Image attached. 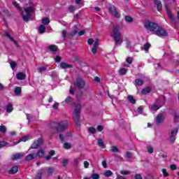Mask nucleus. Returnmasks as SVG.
<instances>
[{"label": "nucleus", "instance_id": "obj_1", "mask_svg": "<svg viewBox=\"0 0 179 179\" xmlns=\"http://www.w3.org/2000/svg\"><path fill=\"white\" fill-rule=\"evenodd\" d=\"M120 30L121 27L120 26L114 27L112 30V34L115 44H122V41H124L122 35H121V32L120 31Z\"/></svg>", "mask_w": 179, "mask_h": 179}, {"label": "nucleus", "instance_id": "obj_2", "mask_svg": "<svg viewBox=\"0 0 179 179\" xmlns=\"http://www.w3.org/2000/svg\"><path fill=\"white\" fill-rule=\"evenodd\" d=\"M74 106L76 107L73 113L74 122L77 127H79L80 125V110H82V106L80 103H74Z\"/></svg>", "mask_w": 179, "mask_h": 179}, {"label": "nucleus", "instance_id": "obj_3", "mask_svg": "<svg viewBox=\"0 0 179 179\" xmlns=\"http://www.w3.org/2000/svg\"><path fill=\"white\" fill-rule=\"evenodd\" d=\"M159 24L156 22H152L150 20L146 21L144 23V27L148 30V31H152V34H155L156 30H157Z\"/></svg>", "mask_w": 179, "mask_h": 179}, {"label": "nucleus", "instance_id": "obj_4", "mask_svg": "<svg viewBox=\"0 0 179 179\" xmlns=\"http://www.w3.org/2000/svg\"><path fill=\"white\" fill-rule=\"evenodd\" d=\"M24 10L25 12V14L22 12L21 13L22 17L24 22H29V20H30V16H31V12L34 10V8L33 7H27L24 8Z\"/></svg>", "mask_w": 179, "mask_h": 179}, {"label": "nucleus", "instance_id": "obj_5", "mask_svg": "<svg viewBox=\"0 0 179 179\" xmlns=\"http://www.w3.org/2000/svg\"><path fill=\"white\" fill-rule=\"evenodd\" d=\"M73 85L77 89H85L86 86V81L82 76L77 77L76 80L73 82Z\"/></svg>", "mask_w": 179, "mask_h": 179}, {"label": "nucleus", "instance_id": "obj_6", "mask_svg": "<svg viewBox=\"0 0 179 179\" xmlns=\"http://www.w3.org/2000/svg\"><path fill=\"white\" fill-rule=\"evenodd\" d=\"M69 127V123L68 122V120H63L59 122H57V127H56V129L57 132L65 131Z\"/></svg>", "mask_w": 179, "mask_h": 179}, {"label": "nucleus", "instance_id": "obj_7", "mask_svg": "<svg viewBox=\"0 0 179 179\" xmlns=\"http://www.w3.org/2000/svg\"><path fill=\"white\" fill-rule=\"evenodd\" d=\"M154 34L158 36V37H167V36H169V33H167V31L159 25Z\"/></svg>", "mask_w": 179, "mask_h": 179}, {"label": "nucleus", "instance_id": "obj_8", "mask_svg": "<svg viewBox=\"0 0 179 179\" xmlns=\"http://www.w3.org/2000/svg\"><path fill=\"white\" fill-rule=\"evenodd\" d=\"M109 10L112 13L113 16H114V17H117V19L120 17V13H118V11H117L115 6H110Z\"/></svg>", "mask_w": 179, "mask_h": 179}, {"label": "nucleus", "instance_id": "obj_9", "mask_svg": "<svg viewBox=\"0 0 179 179\" xmlns=\"http://www.w3.org/2000/svg\"><path fill=\"white\" fill-rule=\"evenodd\" d=\"M177 134H178V129H174L171 131L169 137V141H171V142H176V136H177Z\"/></svg>", "mask_w": 179, "mask_h": 179}, {"label": "nucleus", "instance_id": "obj_10", "mask_svg": "<svg viewBox=\"0 0 179 179\" xmlns=\"http://www.w3.org/2000/svg\"><path fill=\"white\" fill-rule=\"evenodd\" d=\"M41 145H43V139L38 138L31 145V149H38V148H40Z\"/></svg>", "mask_w": 179, "mask_h": 179}, {"label": "nucleus", "instance_id": "obj_11", "mask_svg": "<svg viewBox=\"0 0 179 179\" xmlns=\"http://www.w3.org/2000/svg\"><path fill=\"white\" fill-rule=\"evenodd\" d=\"M23 157H24V153H15L12 155L11 160H19Z\"/></svg>", "mask_w": 179, "mask_h": 179}, {"label": "nucleus", "instance_id": "obj_12", "mask_svg": "<svg viewBox=\"0 0 179 179\" xmlns=\"http://www.w3.org/2000/svg\"><path fill=\"white\" fill-rule=\"evenodd\" d=\"M156 103L158 104V106H160V107L164 106L166 103V97H164L163 95L160 96L159 98L156 101Z\"/></svg>", "mask_w": 179, "mask_h": 179}, {"label": "nucleus", "instance_id": "obj_13", "mask_svg": "<svg viewBox=\"0 0 179 179\" xmlns=\"http://www.w3.org/2000/svg\"><path fill=\"white\" fill-rule=\"evenodd\" d=\"M157 124L159 125L162 124L163 121H164V115L163 113H159L156 117Z\"/></svg>", "mask_w": 179, "mask_h": 179}, {"label": "nucleus", "instance_id": "obj_14", "mask_svg": "<svg viewBox=\"0 0 179 179\" xmlns=\"http://www.w3.org/2000/svg\"><path fill=\"white\" fill-rule=\"evenodd\" d=\"M154 1L155 5L157 6L158 12H160L162 9H163V5L162 4V1L160 0H152Z\"/></svg>", "mask_w": 179, "mask_h": 179}, {"label": "nucleus", "instance_id": "obj_15", "mask_svg": "<svg viewBox=\"0 0 179 179\" xmlns=\"http://www.w3.org/2000/svg\"><path fill=\"white\" fill-rule=\"evenodd\" d=\"M34 159H36V152L29 154L28 155H27L25 157V160L27 162H30L31 160H34Z\"/></svg>", "mask_w": 179, "mask_h": 179}, {"label": "nucleus", "instance_id": "obj_16", "mask_svg": "<svg viewBox=\"0 0 179 179\" xmlns=\"http://www.w3.org/2000/svg\"><path fill=\"white\" fill-rule=\"evenodd\" d=\"M60 67L62 69H71V68H73V65L72 64H69L68 63L66 62H62L60 64Z\"/></svg>", "mask_w": 179, "mask_h": 179}, {"label": "nucleus", "instance_id": "obj_17", "mask_svg": "<svg viewBox=\"0 0 179 179\" xmlns=\"http://www.w3.org/2000/svg\"><path fill=\"white\" fill-rule=\"evenodd\" d=\"M44 173H45V169L44 168L41 169L40 172H38L36 174L35 179H42L43 175L44 174Z\"/></svg>", "mask_w": 179, "mask_h": 179}, {"label": "nucleus", "instance_id": "obj_18", "mask_svg": "<svg viewBox=\"0 0 179 179\" xmlns=\"http://www.w3.org/2000/svg\"><path fill=\"white\" fill-rule=\"evenodd\" d=\"M19 171V166H13L10 170L8 171V174H16Z\"/></svg>", "mask_w": 179, "mask_h": 179}, {"label": "nucleus", "instance_id": "obj_19", "mask_svg": "<svg viewBox=\"0 0 179 179\" xmlns=\"http://www.w3.org/2000/svg\"><path fill=\"white\" fill-rule=\"evenodd\" d=\"M44 155H45L44 150L41 149L37 152H36V157H39V159H41L44 157Z\"/></svg>", "mask_w": 179, "mask_h": 179}, {"label": "nucleus", "instance_id": "obj_20", "mask_svg": "<svg viewBox=\"0 0 179 179\" xmlns=\"http://www.w3.org/2000/svg\"><path fill=\"white\" fill-rule=\"evenodd\" d=\"M17 79H18V80H24L26 79V74L22 72L18 73L17 74Z\"/></svg>", "mask_w": 179, "mask_h": 179}, {"label": "nucleus", "instance_id": "obj_21", "mask_svg": "<svg viewBox=\"0 0 179 179\" xmlns=\"http://www.w3.org/2000/svg\"><path fill=\"white\" fill-rule=\"evenodd\" d=\"M127 100L131 104H136V99H135L132 95H129L127 96Z\"/></svg>", "mask_w": 179, "mask_h": 179}, {"label": "nucleus", "instance_id": "obj_22", "mask_svg": "<svg viewBox=\"0 0 179 179\" xmlns=\"http://www.w3.org/2000/svg\"><path fill=\"white\" fill-rule=\"evenodd\" d=\"M150 92H152L151 87H147L141 90L142 94H148Z\"/></svg>", "mask_w": 179, "mask_h": 179}, {"label": "nucleus", "instance_id": "obj_23", "mask_svg": "<svg viewBox=\"0 0 179 179\" xmlns=\"http://www.w3.org/2000/svg\"><path fill=\"white\" fill-rule=\"evenodd\" d=\"M14 93L15 96H20L22 93V88L20 87H16L14 90Z\"/></svg>", "mask_w": 179, "mask_h": 179}, {"label": "nucleus", "instance_id": "obj_24", "mask_svg": "<svg viewBox=\"0 0 179 179\" xmlns=\"http://www.w3.org/2000/svg\"><path fill=\"white\" fill-rule=\"evenodd\" d=\"M151 45L149 43H145L143 47H141V50H144V51H146L148 52V51H149V48H150Z\"/></svg>", "mask_w": 179, "mask_h": 179}, {"label": "nucleus", "instance_id": "obj_25", "mask_svg": "<svg viewBox=\"0 0 179 179\" xmlns=\"http://www.w3.org/2000/svg\"><path fill=\"white\" fill-rule=\"evenodd\" d=\"M49 50L52 51V52H57V51H58V47L55 45H51L49 46Z\"/></svg>", "mask_w": 179, "mask_h": 179}, {"label": "nucleus", "instance_id": "obj_26", "mask_svg": "<svg viewBox=\"0 0 179 179\" xmlns=\"http://www.w3.org/2000/svg\"><path fill=\"white\" fill-rule=\"evenodd\" d=\"M127 71L128 70L127 69L122 68L119 70V75L124 76V75H127Z\"/></svg>", "mask_w": 179, "mask_h": 179}, {"label": "nucleus", "instance_id": "obj_27", "mask_svg": "<svg viewBox=\"0 0 179 179\" xmlns=\"http://www.w3.org/2000/svg\"><path fill=\"white\" fill-rule=\"evenodd\" d=\"M97 143H98V145L100 146V148H102L103 149L106 148V145H104V142L103 141V139L99 138Z\"/></svg>", "mask_w": 179, "mask_h": 179}, {"label": "nucleus", "instance_id": "obj_28", "mask_svg": "<svg viewBox=\"0 0 179 179\" xmlns=\"http://www.w3.org/2000/svg\"><path fill=\"white\" fill-rule=\"evenodd\" d=\"M135 85L137 86H142V85H143V80L142 79L135 80Z\"/></svg>", "mask_w": 179, "mask_h": 179}, {"label": "nucleus", "instance_id": "obj_29", "mask_svg": "<svg viewBox=\"0 0 179 179\" xmlns=\"http://www.w3.org/2000/svg\"><path fill=\"white\" fill-rule=\"evenodd\" d=\"M39 33L41 34H43V33H45V26L44 24H41L39 27Z\"/></svg>", "mask_w": 179, "mask_h": 179}, {"label": "nucleus", "instance_id": "obj_30", "mask_svg": "<svg viewBox=\"0 0 179 179\" xmlns=\"http://www.w3.org/2000/svg\"><path fill=\"white\" fill-rule=\"evenodd\" d=\"M110 152H113V153H118L120 152V149H118L117 146L113 145L111 147Z\"/></svg>", "mask_w": 179, "mask_h": 179}, {"label": "nucleus", "instance_id": "obj_31", "mask_svg": "<svg viewBox=\"0 0 179 179\" xmlns=\"http://www.w3.org/2000/svg\"><path fill=\"white\" fill-rule=\"evenodd\" d=\"M5 36H6V37H8V38H9V40H10L11 41H13L14 44H17V41H15V39H13V38H12V36H10V34H9V33L5 32Z\"/></svg>", "mask_w": 179, "mask_h": 179}, {"label": "nucleus", "instance_id": "obj_32", "mask_svg": "<svg viewBox=\"0 0 179 179\" xmlns=\"http://www.w3.org/2000/svg\"><path fill=\"white\" fill-rule=\"evenodd\" d=\"M42 24H45V25L49 24H50V18H48V17L42 18Z\"/></svg>", "mask_w": 179, "mask_h": 179}, {"label": "nucleus", "instance_id": "obj_33", "mask_svg": "<svg viewBox=\"0 0 179 179\" xmlns=\"http://www.w3.org/2000/svg\"><path fill=\"white\" fill-rule=\"evenodd\" d=\"M6 111L7 113H12V111H13V106L11 103H8V105L7 106Z\"/></svg>", "mask_w": 179, "mask_h": 179}, {"label": "nucleus", "instance_id": "obj_34", "mask_svg": "<svg viewBox=\"0 0 179 179\" xmlns=\"http://www.w3.org/2000/svg\"><path fill=\"white\" fill-rule=\"evenodd\" d=\"M160 107H162V106H160V105L157 106L156 104H154L151 106V110L152 111H157V110H159V108H160Z\"/></svg>", "mask_w": 179, "mask_h": 179}, {"label": "nucleus", "instance_id": "obj_35", "mask_svg": "<svg viewBox=\"0 0 179 179\" xmlns=\"http://www.w3.org/2000/svg\"><path fill=\"white\" fill-rule=\"evenodd\" d=\"M103 176H105V177H111V176H113V171L108 170L105 171Z\"/></svg>", "mask_w": 179, "mask_h": 179}, {"label": "nucleus", "instance_id": "obj_36", "mask_svg": "<svg viewBox=\"0 0 179 179\" xmlns=\"http://www.w3.org/2000/svg\"><path fill=\"white\" fill-rule=\"evenodd\" d=\"M54 171H55V169L52 167H49L47 169V173L49 176H51L54 173Z\"/></svg>", "mask_w": 179, "mask_h": 179}, {"label": "nucleus", "instance_id": "obj_37", "mask_svg": "<svg viewBox=\"0 0 179 179\" xmlns=\"http://www.w3.org/2000/svg\"><path fill=\"white\" fill-rule=\"evenodd\" d=\"M125 20L128 23H132V22H134V19L131 16H128V15L125 17Z\"/></svg>", "mask_w": 179, "mask_h": 179}, {"label": "nucleus", "instance_id": "obj_38", "mask_svg": "<svg viewBox=\"0 0 179 179\" xmlns=\"http://www.w3.org/2000/svg\"><path fill=\"white\" fill-rule=\"evenodd\" d=\"M88 131L90 132V134H96V128L93 127H89Z\"/></svg>", "mask_w": 179, "mask_h": 179}, {"label": "nucleus", "instance_id": "obj_39", "mask_svg": "<svg viewBox=\"0 0 179 179\" xmlns=\"http://www.w3.org/2000/svg\"><path fill=\"white\" fill-rule=\"evenodd\" d=\"M73 101V99L72 98V96H67L64 100L65 103H72Z\"/></svg>", "mask_w": 179, "mask_h": 179}, {"label": "nucleus", "instance_id": "obj_40", "mask_svg": "<svg viewBox=\"0 0 179 179\" xmlns=\"http://www.w3.org/2000/svg\"><path fill=\"white\" fill-rule=\"evenodd\" d=\"M45 71H47V67L45 66H41L38 68V72H39V73H41V72H45Z\"/></svg>", "mask_w": 179, "mask_h": 179}, {"label": "nucleus", "instance_id": "obj_41", "mask_svg": "<svg viewBox=\"0 0 179 179\" xmlns=\"http://www.w3.org/2000/svg\"><path fill=\"white\" fill-rule=\"evenodd\" d=\"M168 17L171 20V22H173V23H176V19L173 17V15L171 14V13H168Z\"/></svg>", "mask_w": 179, "mask_h": 179}, {"label": "nucleus", "instance_id": "obj_42", "mask_svg": "<svg viewBox=\"0 0 179 179\" xmlns=\"http://www.w3.org/2000/svg\"><path fill=\"white\" fill-rule=\"evenodd\" d=\"M63 148L64 149H71L72 148V146L71 145V144L69 143H64Z\"/></svg>", "mask_w": 179, "mask_h": 179}, {"label": "nucleus", "instance_id": "obj_43", "mask_svg": "<svg viewBox=\"0 0 179 179\" xmlns=\"http://www.w3.org/2000/svg\"><path fill=\"white\" fill-rule=\"evenodd\" d=\"M76 34H78V29H75L69 34V38H72L73 36H76Z\"/></svg>", "mask_w": 179, "mask_h": 179}, {"label": "nucleus", "instance_id": "obj_44", "mask_svg": "<svg viewBox=\"0 0 179 179\" xmlns=\"http://www.w3.org/2000/svg\"><path fill=\"white\" fill-rule=\"evenodd\" d=\"M120 174H122V176H128V175L131 174V171H121Z\"/></svg>", "mask_w": 179, "mask_h": 179}, {"label": "nucleus", "instance_id": "obj_45", "mask_svg": "<svg viewBox=\"0 0 179 179\" xmlns=\"http://www.w3.org/2000/svg\"><path fill=\"white\" fill-rule=\"evenodd\" d=\"M0 132H2V134H5V132H6V127L3 125L0 126Z\"/></svg>", "mask_w": 179, "mask_h": 179}, {"label": "nucleus", "instance_id": "obj_46", "mask_svg": "<svg viewBox=\"0 0 179 179\" xmlns=\"http://www.w3.org/2000/svg\"><path fill=\"white\" fill-rule=\"evenodd\" d=\"M162 174H163L164 177H169V173H167V169H163Z\"/></svg>", "mask_w": 179, "mask_h": 179}, {"label": "nucleus", "instance_id": "obj_47", "mask_svg": "<svg viewBox=\"0 0 179 179\" xmlns=\"http://www.w3.org/2000/svg\"><path fill=\"white\" fill-rule=\"evenodd\" d=\"M147 149H148V153H150V154L153 153V147H152V145H148L147 147Z\"/></svg>", "mask_w": 179, "mask_h": 179}, {"label": "nucleus", "instance_id": "obj_48", "mask_svg": "<svg viewBox=\"0 0 179 179\" xmlns=\"http://www.w3.org/2000/svg\"><path fill=\"white\" fill-rule=\"evenodd\" d=\"M62 59V58H61L59 55H57L55 57V62H61Z\"/></svg>", "mask_w": 179, "mask_h": 179}, {"label": "nucleus", "instance_id": "obj_49", "mask_svg": "<svg viewBox=\"0 0 179 179\" xmlns=\"http://www.w3.org/2000/svg\"><path fill=\"white\" fill-rule=\"evenodd\" d=\"M27 139H29V137L24 136V137L20 138L18 142H26V141H27Z\"/></svg>", "mask_w": 179, "mask_h": 179}, {"label": "nucleus", "instance_id": "obj_50", "mask_svg": "<svg viewBox=\"0 0 179 179\" xmlns=\"http://www.w3.org/2000/svg\"><path fill=\"white\" fill-rule=\"evenodd\" d=\"M91 177L92 179H99L100 178V176L97 173L92 174Z\"/></svg>", "mask_w": 179, "mask_h": 179}, {"label": "nucleus", "instance_id": "obj_51", "mask_svg": "<svg viewBox=\"0 0 179 179\" xmlns=\"http://www.w3.org/2000/svg\"><path fill=\"white\" fill-rule=\"evenodd\" d=\"M10 65L12 69H15V68H16V62H10Z\"/></svg>", "mask_w": 179, "mask_h": 179}, {"label": "nucleus", "instance_id": "obj_52", "mask_svg": "<svg viewBox=\"0 0 179 179\" xmlns=\"http://www.w3.org/2000/svg\"><path fill=\"white\" fill-rule=\"evenodd\" d=\"M143 111V108H142V106H139L136 110V112L138 113V114H142Z\"/></svg>", "mask_w": 179, "mask_h": 179}, {"label": "nucleus", "instance_id": "obj_53", "mask_svg": "<svg viewBox=\"0 0 179 179\" xmlns=\"http://www.w3.org/2000/svg\"><path fill=\"white\" fill-rule=\"evenodd\" d=\"M69 12H71V13H73V12H75V7H73V6H70L69 7Z\"/></svg>", "mask_w": 179, "mask_h": 179}, {"label": "nucleus", "instance_id": "obj_54", "mask_svg": "<svg viewBox=\"0 0 179 179\" xmlns=\"http://www.w3.org/2000/svg\"><path fill=\"white\" fill-rule=\"evenodd\" d=\"M97 48L98 46H94L92 49V54H96V52H97Z\"/></svg>", "mask_w": 179, "mask_h": 179}, {"label": "nucleus", "instance_id": "obj_55", "mask_svg": "<svg viewBox=\"0 0 179 179\" xmlns=\"http://www.w3.org/2000/svg\"><path fill=\"white\" fill-rule=\"evenodd\" d=\"M62 37L63 38L64 40H65V37H66V31L63 30L62 31Z\"/></svg>", "mask_w": 179, "mask_h": 179}, {"label": "nucleus", "instance_id": "obj_56", "mask_svg": "<svg viewBox=\"0 0 179 179\" xmlns=\"http://www.w3.org/2000/svg\"><path fill=\"white\" fill-rule=\"evenodd\" d=\"M68 163H69V159H63L62 164L64 167H65V166H66V164H68Z\"/></svg>", "mask_w": 179, "mask_h": 179}, {"label": "nucleus", "instance_id": "obj_57", "mask_svg": "<svg viewBox=\"0 0 179 179\" xmlns=\"http://www.w3.org/2000/svg\"><path fill=\"white\" fill-rule=\"evenodd\" d=\"M102 166L103 169H107V161L106 159L102 161Z\"/></svg>", "mask_w": 179, "mask_h": 179}, {"label": "nucleus", "instance_id": "obj_58", "mask_svg": "<svg viewBox=\"0 0 179 179\" xmlns=\"http://www.w3.org/2000/svg\"><path fill=\"white\" fill-rule=\"evenodd\" d=\"M126 62H127V64H129V65H131V64H132V57H127L126 59Z\"/></svg>", "mask_w": 179, "mask_h": 179}, {"label": "nucleus", "instance_id": "obj_59", "mask_svg": "<svg viewBox=\"0 0 179 179\" xmlns=\"http://www.w3.org/2000/svg\"><path fill=\"white\" fill-rule=\"evenodd\" d=\"M7 143L6 141H0V148H3V146H6Z\"/></svg>", "mask_w": 179, "mask_h": 179}, {"label": "nucleus", "instance_id": "obj_60", "mask_svg": "<svg viewBox=\"0 0 179 179\" xmlns=\"http://www.w3.org/2000/svg\"><path fill=\"white\" fill-rule=\"evenodd\" d=\"M59 106V103H55L52 106L53 108H55V110H58V106Z\"/></svg>", "mask_w": 179, "mask_h": 179}, {"label": "nucleus", "instance_id": "obj_61", "mask_svg": "<svg viewBox=\"0 0 179 179\" xmlns=\"http://www.w3.org/2000/svg\"><path fill=\"white\" fill-rule=\"evenodd\" d=\"M126 155L128 159H131V157H132V153L131 152H126Z\"/></svg>", "mask_w": 179, "mask_h": 179}, {"label": "nucleus", "instance_id": "obj_62", "mask_svg": "<svg viewBox=\"0 0 179 179\" xmlns=\"http://www.w3.org/2000/svg\"><path fill=\"white\" fill-rule=\"evenodd\" d=\"M87 43L88 44H90V45H91V44H93V43H94V40L93 38H90L87 40Z\"/></svg>", "mask_w": 179, "mask_h": 179}, {"label": "nucleus", "instance_id": "obj_63", "mask_svg": "<svg viewBox=\"0 0 179 179\" xmlns=\"http://www.w3.org/2000/svg\"><path fill=\"white\" fill-rule=\"evenodd\" d=\"M103 126L99 125V126L97 127V131H99V132H101V131H103Z\"/></svg>", "mask_w": 179, "mask_h": 179}, {"label": "nucleus", "instance_id": "obj_64", "mask_svg": "<svg viewBox=\"0 0 179 179\" xmlns=\"http://www.w3.org/2000/svg\"><path fill=\"white\" fill-rule=\"evenodd\" d=\"M135 179H142L141 174H136L134 177Z\"/></svg>", "mask_w": 179, "mask_h": 179}]
</instances>
